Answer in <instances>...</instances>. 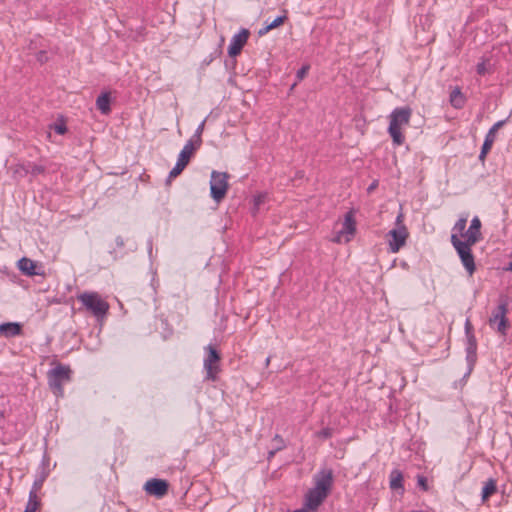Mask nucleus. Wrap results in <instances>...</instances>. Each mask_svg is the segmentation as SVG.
Listing matches in <instances>:
<instances>
[{
	"label": "nucleus",
	"mask_w": 512,
	"mask_h": 512,
	"mask_svg": "<svg viewBox=\"0 0 512 512\" xmlns=\"http://www.w3.org/2000/svg\"><path fill=\"white\" fill-rule=\"evenodd\" d=\"M36 492L35 491H31L30 494H29V501L26 505V508L24 510V512H36L37 508H38V502H37V499H36Z\"/></svg>",
	"instance_id": "obj_25"
},
{
	"label": "nucleus",
	"mask_w": 512,
	"mask_h": 512,
	"mask_svg": "<svg viewBox=\"0 0 512 512\" xmlns=\"http://www.w3.org/2000/svg\"><path fill=\"white\" fill-rule=\"evenodd\" d=\"M37 59H38V61H40L41 63H43L44 61H46L45 52L40 51V52L37 54Z\"/></svg>",
	"instance_id": "obj_35"
},
{
	"label": "nucleus",
	"mask_w": 512,
	"mask_h": 512,
	"mask_svg": "<svg viewBox=\"0 0 512 512\" xmlns=\"http://www.w3.org/2000/svg\"><path fill=\"white\" fill-rule=\"evenodd\" d=\"M272 443H273V448H275V450L280 451L285 448V442H284L283 438L278 434L274 436Z\"/></svg>",
	"instance_id": "obj_28"
},
{
	"label": "nucleus",
	"mask_w": 512,
	"mask_h": 512,
	"mask_svg": "<svg viewBox=\"0 0 512 512\" xmlns=\"http://www.w3.org/2000/svg\"><path fill=\"white\" fill-rule=\"evenodd\" d=\"M269 363H270V357H268V358L266 359V366H268V365H269Z\"/></svg>",
	"instance_id": "obj_40"
},
{
	"label": "nucleus",
	"mask_w": 512,
	"mask_h": 512,
	"mask_svg": "<svg viewBox=\"0 0 512 512\" xmlns=\"http://www.w3.org/2000/svg\"><path fill=\"white\" fill-rule=\"evenodd\" d=\"M508 306V297H501L499 299L498 305L492 311V314L489 318L490 327L503 336L506 335V332L509 328V322L507 318Z\"/></svg>",
	"instance_id": "obj_5"
},
{
	"label": "nucleus",
	"mask_w": 512,
	"mask_h": 512,
	"mask_svg": "<svg viewBox=\"0 0 512 512\" xmlns=\"http://www.w3.org/2000/svg\"><path fill=\"white\" fill-rule=\"evenodd\" d=\"M250 32L248 29L242 28L237 34H235L228 46V55L230 57H236L239 55L247 43Z\"/></svg>",
	"instance_id": "obj_10"
},
{
	"label": "nucleus",
	"mask_w": 512,
	"mask_h": 512,
	"mask_svg": "<svg viewBox=\"0 0 512 512\" xmlns=\"http://www.w3.org/2000/svg\"><path fill=\"white\" fill-rule=\"evenodd\" d=\"M450 103L454 108H462L465 104V96L459 87H456L450 93Z\"/></svg>",
	"instance_id": "obj_21"
},
{
	"label": "nucleus",
	"mask_w": 512,
	"mask_h": 512,
	"mask_svg": "<svg viewBox=\"0 0 512 512\" xmlns=\"http://www.w3.org/2000/svg\"><path fill=\"white\" fill-rule=\"evenodd\" d=\"M205 122L206 120L204 119L197 127L193 137L191 139L194 140V145L196 147H200L201 143H202V139H201V135L204 131V127H205Z\"/></svg>",
	"instance_id": "obj_26"
},
{
	"label": "nucleus",
	"mask_w": 512,
	"mask_h": 512,
	"mask_svg": "<svg viewBox=\"0 0 512 512\" xmlns=\"http://www.w3.org/2000/svg\"><path fill=\"white\" fill-rule=\"evenodd\" d=\"M333 485V471L331 469H321L314 476V488L329 494Z\"/></svg>",
	"instance_id": "obj_11"
},
{
	"label": "nucleus",
	"mask_w": 512,
	"mask_h": 512,
	"mask_svg": "<svg viewBox=\"0 0 512 512\" xmlns=\"http://www.w3.org/2000/svg\"><path fill=\"white\" fill-rule=\"evenodd\" d=\"M476 350L477 342L472 332L468 331L467 343H466V354L467 361L470 365H473L476 361Z\"/></svg>",
	"instance_id": "obj_18"
},
{
	"label": "nucleus",
	"mask_w": 512,
	"mask_h": 512,
	"mask_svg": "<svg viewBox=\"0 0 512 512\" xmlns=\"http://www.w3.org/2000/svg\"><path fill=\"white\" fill-rule=\"evenodd\" d=\"M184 169H185L184 165L176 162L175 166L172 168V170L169 173V178L172 179V178L177 177L178 175H180L182 173V171Z\"/></svg>",
	"instance_id": "obj_29"
},
{
	"label": "nucleus",
	"mask_w": 512,
	"mask_h": 512,
	"mask_svg": "<svg viewBox=\"0 0 512 512\" xmlns=\"http://www.w3.org/2000/svg\"><path fill=\"white\" fill-rule=\"evenodd\" d=\"M206 357L203 361V367L206 372L205 380L216 381L220 373L221 355L213 345L205 347Z\"/></svg>",
	"instance_id": "obj_7"
},
{
	"label": "nucleus",
	"mask_w": 512,
	"mask_h": 512,
	"mask_svg": "<svg viewBox=\"0 0 512 512\" xmlns=\"http://www.w3.org/2000/svg\"><path fill=\"white\" fill-rule=\"evenodd\" d=\"M10 170L12 172V177L17 180L26 177L30 171L27 164H24V163H17L15 165H13L10 167Z\"/></svg>",
	"instance_id": "obj_22"
},
{
	"label": "nucleus",
	"mask_w": 512,
	"mask_h": 512,
	"mask_svg": "<svg viewBox=\"0 0 512 512\" xmlns=\"http://www.w3.org/2000/svg\"><path fill=\"white\" fill-rule=\"evenodd\" d=\"M263 202V196H257L254 199L255 207H258Z\"/></svg>",
	"instance_id": "obj_36"
},
{
	"label": "nucleus",
	"mask_w": 512,
	"mask_h": 512,
	"mask_svg": "<svg viewBox=\"0 0 512 512\" xmlns=\"http://www.w3.org/2000/svg\"><path fill=\"white\" fill-rule=\"evenodd\" d=\"M286 19H287V14L285 11L283 15L278 16L272 22L266 23V25L258 31V35L259 36L266 35L270 30L281 26L286 21Z\"/></svg>",
	"instance_id": "obj_19"
},
{
	"label": "nucleus",
	"mask_w": 512,
	"mask_h": 512,
	"mask_svg": "<svg viewBox=\"0 0 512 512\" xmlns=\"http://www.w3.org/2000/svg\"><path fill=\"white\" fill-rule=\"evenodd\" d=\"M144 489L149 495L161 498L168 492V483L165 480L153 478L145 483Z\"/></svg>",
	"instance_id": "obj_12"
},
{
	"label": "nucleus",
	"mask_w": 512,
	"mask_h": 512,
	"mask_svg": "<svg viewBox=\"0 0 512 512\" xmlns=\"http://www.w3.org/2000/svg\"><path fill=\"white\" fill-rule=\"evenodd\" d=\"M402 482H403V477H402L401 472H399L397 470L392 471L391 478H390V487L392 489L402 488L403 487Z\"/></svg>",
	"instance_id": "obj_24"
},
{
	"label": "nucleus",
	"mask_w": 512,
	"mask_h": 512,
	"mask_svg": "<svg viewBox=\"0 0 512 512\" xmlns=\"http://www.w3.org/2000/svg\"><path fill=\"white\" fill-rule=\"evenodd\" d=\"M465 329H466V335L468 336V331L472 332L471 331L472 327H471V323H470L469 320H467L466 323H465Z\"/></svg>",
	"instance_id": "obj_37"
},
{
	"label": "nucleus",
	"mask_w": 512,
	"mask_h": 512,
	"mask_svg": "<svg viewBox=\"0 0 512 512\" xmlns=\"http://www.w3.org/2000/svg\"><path fill=\"white\" fill-rule=\"evenodd\" d=\"M412 512H424V511H422V510H415V511H412Z\"/></svg>",
	"instance_id": "obj_42"
},
{
	"label": "nucleus",
	"mask_w": 512,
	"mask_h": 512,
	"mask_svg": "<svg viewBox=\"0 0 512 512\" xmlns=\"http://www.w3.org/2000/svg\"><path fill=\"white\" fill-rule=\"evenodd\" d=\"M54 130L57 134H64L66 132V126L64 124L55 125Z\"/></svg>",
	"instance_id": "obj_33"
},
{
	"label": "nucleus",
	"mask_w": 512,
	"mask_h": 512,
	"mask_svg": "<svg viewBox=\"0 0 512 512\" xmlns=\"http://www.w3.org/2000/svg\"><path fill=\"white\" fill-rule=\"evenodd\" d=\"M71 370L68 366L57 365L48 372V383L53 393L59 397L63 396V385L70 381Z\"/></svg>",
	"instance_id": "obj_6"
},
{
	"label": "nucleus",
	"mask_w": 512,
	"mask_h": 512,
	"mask_svg": "<svg viewBox=\"0 0 512 512\" xmlns=\"http://www.w3.org/2000/svg\"><path fill=\"white\" fill-rule=\"evenodd\" d=\"M417 484L418 486L423 490V491H428L429 490V486H428V481H427V478L423 475H418L417 476Z\"/></svg>",
	"instance_id": "obj_30"
},
{
	"label": "nucleus",
	"mask_w": 512,
	"mask_h": 512,
	"mask_svg": "<svg viewBox=\"0 0 512 512\" xmlns=\"http://www.w3.org/2000/svg\"><path fill=\"white\" fill-rule=\"evenodd\" d=\"M294 512H306L305 510H297V511H294Z\"/></svg>",
	"instance_id": "obj_41"
},
{
	"label": "nucleus",
	"mask_w": 512,
	"mask_h": 512,
	"mask_svg": "<svg viewBox=\"0 0 512 512\" xmlns=\"http://www.w3.org/2000/svg\"><path fill=\"white\" fill-rule=\"evenodd\" d=\"M77 299L97 319H103L110 308L109 303L97 292H83Z\"/></svg>",
	"instance_id": "obj_3"
},
{
	"label": "nucleus",
	"mask_w": 512,
	"mask_h": 512,
	"mask_svg": "<svg viewBox=\"0 0 512 512\" xmlns=\"http://www.w3.org/2000/svg\"><path fill=\"white\" fill-rule=\"evenodd\" d=\"M309 68V65H304L297 71L296 77L298 81H301L306 76Z\"/></svg>",
	"instance_id": "obj_32"
},
{
	"label": "nucleus",
	"mask_w": 512,
	"mask_h": 512,
	"mask_svg": "<svg viewBox=\"0 0 512 512\" xmlns=\"http://www.w3.org/2000/svg\"><path fill=\"white\" fill-rule=\"evenodd\" d=\"M504 123H505V121H498L488 131V133L485 137L484 143L482 145L480 155H479L480 160H484L485 156L490 151V149L495 141L496 132L499 130V128H501L504 125Z\"/></svg>",
	"instance_id": "obj_14"
},
{
	"label": "nucleus",
	"mask_w": 512,
	"mask_h": 512,
	"mask_svg": "<svg viewBox=\"0 0 512 512\" xmlns=\"http://www.w3.org/2000/svg\"><path fill=\"white\" fill-rule=\"evenodd\" d=\"M496 491V482L489 479L482 488V499L486 501Z\"/></svg>",
	"instance_id": "obj_23"
},
{
	"label": "nucleus",
	"mask_w": 512,
	"mask_h": 512,
	"mask_svg": "<svg viewBox=\"0 0 512 512\" xmlns=\"http://www.w3.org/2000/svg\"><path fill=\"white\" fill-rule=\"evenodd\" d=\"M17 267L26 276L44 275V271L40 270L37 263L27 257H22L17 262Z\"/></svg>",
	"instance_id": "obj_15"
},
{
	"label": "nucleus",
	"mask_w": 512,
	"mask_h": 512,
	"mask_svg": "<svg viewBox=\"0 0 512 512\" xmlns=\"http://www.w3.org/2000/svg\"><path fill=\"white\" fill-rule=\"evenodd\" d=\"M96 107L104 115L110 113V96L108 93H102L98 96L96 100Z\"/></svg>",
	"instance_id": "obj_20"
},
{
	"label": "nucleus",
	"mask_w": 512,
	"mask_h": 512,
	"mask_svg": "<svg viewBox=\"0 0 512 512\" xmlns=\"http://www.w3.org/2000/svg\"><path fill=\"white\" fill-rule=\"evenodd\" d=\"M356 233V220L353 211H349L344 216L342 228L336 233L332 241L335 243H348Z\"/></svg>",
	"instance_id": "obj_9"
},
{
	"label": "nucleus",
	"mask_w": 512,
	"mask_h": 512,
	"mask_svg": "<svg viewBox=\"0 0 512 512\" xmlns=\"http://www.w3.org/2000/svg\"><path fill=\"white\" fill-rule=\"evenodd\" d=\"M278 452V450H275V448H272L269 452H268V459L270 460L271 458L274 457V455Z\"/></svg>",
	"instance_id": "obj_38"
},
{
	"label": "nucleus",
	"mask_w": 512,
	"mask_h": 512,
	"mask_svg": "<svg viewBox=\"0 0 512 512\" xmlns=\"http://www.w3.org/2000/svg\"><path fill=\"white\" fill-rule=\"evenodd\" d=\"M411 116L412 110L409 107H398L390 113L388 133L394 145L401 146L405 142L403 130L409 126Z\"/></svg>",
	"instance_id": "obj_2"
},
{
	"label": "nucleus",
	"mask_w": 512,
	"mask_h": 512,
	"mask_svg": "<svg viewBox=\"0 0 512 512\" xmlns=\"http://www.w3.org/2000/svg\"><path fill=\"white\" fill-rule=\"evenodd\" d=\"M327 496V493L317 490L313 487L307 492L305 496V506L309 510L314 511L323 503Z\"/></svg>",
	"instance_id": "obj_13"
},
{
	"label": "nucleus",
	"mask_w": 512,
	"mask_h": 512,
	"mask_svg": "<svg viewBox=\"0 0 512 512\" xmlns=\"http://www.w3.org/2000/svg\"><path fill=\"white\" fill-rule=\"evenodd\" d=\"M229 175L226 172L212 171L210 179V194L217 203L221 202L228 191Z\"/></svg>",
	"instance_id": "obj_8"
},
{
	"label": "nucleus",
	"mask_w": 512,
	"mask_h": 512,
	"mask_svg": "<svg viewBox=\"0 0 512 512\" xmlns=\"http://www.w3.org/2000/svg\"><path fill=\"white\" fill-rule=\"evenodd\" d=\"M408 237L409 232L404 224V216L402 213H399L396 217L395 228L387 234L389 251L391 253L399 252L406 245Z\"/></svg>",
	"instance_id": "obj_4"
},
{
	"label": "nucleus",
	"mask_w": 512,
	"mask_h": 512,
	"mask_svg": "<svg viewBox=\"0 0 512 512\" xmlns=\"http://www.w3.org/2000/svg\"><path fill=\"white\" fill-rule=\"evenodd\" d=\"M27 166L30 169L29 174H31L33 176H36V175H39V174H42V173L45 172L44 166L37 165V164H34V163H30V162L27 163Z\"/></svg>",
	"instance_id": "obj_27"
},
{
	"label": "nucleus",
	"mask_w": 512,
	"mask_h": 512,
	"mask_svg": "<svg viewBox=\"0 0 512 512\" xmlns=\"http://www.w3.org/2000/svg\"><path fill=\"white\" fill-rule=\"evenodd\" d=\"M506 270H508V271H510V270H511V271H512V262H509V263L507 264V266H506Z\"/></svg>",
	"instance_id": "obj_39"
},
{
	"label": "nucleus",
	"mask_w": 512,
	"mask_h": 512,
	"mask_svg": "<svg viewBox=\"0 0 512 512\" xmlns=\"http://www.w3.org/2000/svg\"><path fill=\"white\" fill-rule=\"evenodd\" d=\"M332 429L331 428H324L316 433V436L322 439H328L332 437Z\"/></svg>",
	"instance_id": "obj_31"
},
{
	"label": "nucleus",
	"mask_w": 512,
	"mask_h": 512,
	"mask_svg": "<svg viewBox=\"0 0 512 512\" xmlns=\"http://www.w3.org/2000/svg\"><path fill=\"white\" fill-rule=\"evenodd\" d=\"M467 217H460L452 228L451 243L469 275L475 271L474 256L471 247L482 239L481 220L475 216L466 230Z\"/></svg>",
	"instance_id": "obj_1"
},
{
	"label": "nucleus",
	"mask_w": 512,
	"mask_h": 512,
	"mask_svg": "<svg viewBox=\"0 0 512 512\" xmlns=\"http://www.w3.org/2000/svg\"><path fill=\"white\" fill-rule=\"evenodd\" d=\"M22 326L17 322H7L0 324V336L11 338L20 335Z\"/></svg>",
	"instance_id": "obj_17"
},
{
	"label": "nucleus",
	"mask_w": 512,
	"mask_h": 512,
	"mask_svg": "<svg viewBox=\"0 0 512 512\" xmlns=\"http://www.w3.org/2000/svg\"><path fill=\"white\" fill-rule=\"evenodd\" d=\"M477 72H478V74H480V75L485 74V72H486V65H485V63H484V62L479 63V64L477 65Z\"/></svg>",
	"instance_id": "obj_34"
},
{
	"label": "nucleus",
	"mask_w": 512,
	"mask_h": 512,
	"mask_svg": "<svg viewBox=\"0 0 512 512\" xmlns=\"http://www.w3.org/2000/svg\"><path fill=\"white\" fill-rule=\"evenodd\" d=\"M198 148L199 147H196L194 145V140L190 139L189 141H187V143L184 145V147L180 151V153L178 155L177 162L182 164V165H184L186 167L188 165L191 157L193 156L194 152Z\"/></svg>",
	"instance_id": "obj_16"
}]
</instances>
